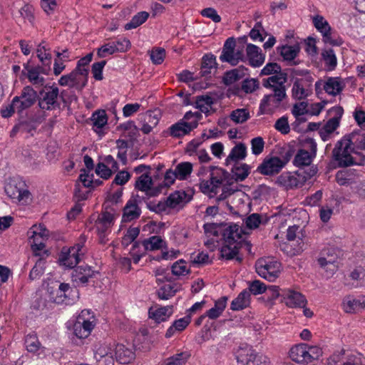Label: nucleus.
<instances>
[{
    "mask_svg": "<svg viewBox=\"0 0 365 365\" xmlns=\"http://www.w3.org/2000/svg\"><path fill=\"white\" fill-rule=\"evenodd\" d=\"M224 227L222 235L225 244L220 249V258L226 260L235 259L239 263H242L243 257L239 255V252L244 241H238L242 238L240 227L235 223H231L227 227Z\"/></svg>",
    "mask_w": 365,
    "mask_h": 365,
    "instance_id": "1",
    "label": "nucleus"
},
{
    "mask_svg": "<svg viewBox=\"0 0 365 365\" xmlns=\"http://www.w3.org/2000/svg\"><path fill=\"white\" fill-rule=\"evenodd\" d=\"M351 153H356L354 147L351 146V141L346 137L338 140L331 152L332 160L339 168H347L356 164Z\"/></svg>",
    "mask_w": 365,
    "mask_h": 365,
    "instance_id": "2",
    "label": "nucleus"
},
{
    "mask_svg": "<svg viewBox=\"0 0 365 365\" xmlns=\"http://www.w3.org/2000/svg\"><path fill=\"white\" fill-rule=\"evenodd\" d=\"M47 292L49 299L56 304H70L74 302L76 298H78V292L71 287L69 284L58 282L48 284Z\"/></svg>",
    "mask_w": 365,
    "mask_h": 365,
    "instance_id": "3",
    "label": "nucleus"
},
{
    "mask_svg": "<svg viewBox=\"0 0 365 365\" xmlns=\"http://www.w3.org/2000/svg\"><path fill=\"white\" fill-rule=\"evenodd\" d=\"M236 359L242 365H268V358L259 354L247 344L242 345L237 352Z\"/></svg>",
    "mask_w": 365,
    "mask_h": 365,
    "instance_id": "4",
    "label": "nucleus"
},
{
    "mask_svg": "<svg viewBox=\"0 0 365 365\" xmlns=\"http://www.w3.org/2000/svg\"><path fill=\"white\" fill-rule=\"evenodd\" d=\"M287 89H277L273 93L264 95L259 104V113L261 114H272L274 110L279 108L281 103L287 96Z\"/></svg>",
    "mask_w": 365,
    "mask_h": 365,
    "instance_id": "5",
    "label": "nucleus"
},
{
    "mask_svg": "<svg viewBox=\"0 0 365 365\" xmlns=\"http://www.w3.org/2000/svg\"><path fill=\"white\" fill-rule=\"evenodd\" d=\"M46 88H50L51 91H45L41 89L38 94V105L43 110H51L60 108V103L58 102L59 89L56 86H46Z\"/></svg>",
    "mask_w": 365,
    "mask_h": 365,
    "instance_id": "6",
    "label": "nucleus"
},
{
    "mask_svg": "<svg viewBox=\"0 0 365 365\" xmlns=\"http://www.w3.org/2000/svg\"><path fill=\"white\" fill-rule=\"evenodd\" d=\"M281 264L277 261L258 260L256 264V272L262 278L269 282H274L279 277Z\"/></svg>",
    "mask_w": 365,
    "mask_h": 365,
    "instance_id": "7",
    "label": "nucleus"
},
{
    "mask_svg": "<svg viewBox=\"0 0 365 365\" xmlns=\"http://www.w3.org/2000/svg\"><path fill=\"white\" fill-rule=\"evenodd\" d=\"M38 98L37 92L31 86H27L23 88L20 96L13 98V103H18L16 110L17 113L20 114L24 110L31 107L38 101Z\"/></svg>",
    "mask_w": 365,
    "mask_h": 365,
    "instance_id": "8",
    "label": "nucleus"
},
{
    "mask_svg": "<svg viewBox=\"0 0 365 365\" xmlns=\"http://www.w3.org/2000/svg\"><path fill=\"white\" fill-rule=\"evenodd\" d=\"M283 164L279 157H266L262 163L257 167L256 172L263 175L273 176L282 170Z\"/></svg>",
    "mask_w": 365,
    "mask_h": 365,
    "instance_id": "9",
    "label": "nucleus"
},
{
    "mask_svg": "<svg viewBox=\"0 0 365 365\" xmlns=\"http://www.w3.org/2000/svg\"><path fill=\"white\" fill-rule=\"evenodd\" d=\"M94 327V324L84 318V311L77 317L73 324L72 330L73 334L78 339L87 338Z\"/></svg>",
    "mask_w": 365,
    "mask_h": 365,
    "instance_id": "10",
    "label": "nucleus"
},
{
    "mask_svg": "<svg viewBox=\"0 0 365 365\" xmlns=\"http://www.w3.org/2000/svg\"><path fill=\"white\" fill-rule=\"evenodd\" d=\"M281 302L292 308L304 307L307 304L306 297L300 292L290 289L282 290Z\"/></svg>",
    "mask_w": 365,
    "mask_h": 365,
    "instance_id": "11",
    "label": "nucleus"
},
{
    "mask_svg": "<svg viewBox=\"0 0 365 365\" xmlns=\"http://www.w3.org/2000/svg\"><path fill=\"white\" fill-rule=\"evenodd\" d=\"M97 274H98V272L93 270L91 266L83 264L77 266L73 269L72 277L76 283L86 284Z\"/></svg>",
    "mask_w": 365,
    "mask_h": 365,
    "instance_id": "12",
    "label": "nucleus"
},
{
    "mask_svg": "<svg viewBox=\"0 0 365 365\" xmlns=\"http://www.w3.org/2000/svg\"><path fill=\"white\" fill-rule=\"evenodd\" d=\"M141 209L137 199H130L123 209L122 222H128L139 218Z\"/></svg>",
    "mask_w": 365,
    "mask_h": 365,
    "instance_id": "13",
    "label": "nucleus"
},
{
    "mask_svg": "<svg viewBox=\"0 0 365 365\" xmlns=\"http://www.w3.org/2000/svg\"><path fill=\"white\" fill-rule=\"evenodd\" d=\"M212 68H217L216 56L212 53L205 54L202 58L200 71L198 73L199 77H205L206 79L211 78V71Z\"/></svg>",
    "mask_w": 365,
    "mask_h": 365,
    "instance_id": "14",
    "label": "nucleus"
},
{
    "mask_svg": "<svg viewBox=\"0 0 365 365\" xmlns=\"http://www.w3.org/2000/svg\"><path fill=\"white\" fill-rule=\"evenodd\" d=\"M275 183L285 187L286 189H292L294 187H301L304 185L302 178L296 177L289 172L282 173L276 180Z\"/></svg>",
    "mask_w": 365,
    "mask_h": 365,
    "instance_id": "15",
    "label": "nucleus"
},
{
    "mask_svg": "<svg viewBox=\"0 0 365 365\" xmlns=\"http://www.w3.org/2000/svg\"><path fill=\"white\" fill-rule=\"evenodd\" d=\"M247 71L248 68L244 66L227 71L223 75L222 83L226 86H229L247 75Z\"/></svg>",
    "mask_w": 365,
    "mask_h": 365,
    "instance_id": "16",
    "label": "nucleus"
},
{
    "mask_svg": "<svg viewBox=\"0 0 365 365\" xmlns=\"http://www.w3.org/2000/svg\"><path fill=\"white\" fill-rule=\"evenodd\" d=\"M277 51L279 54L283 57L284 61H289V65L295 66L299 64L298 61H294L300 51V48L298 44L294 46L284 45L277 47Z\"/></svg>",
    "mask_w": 365,
    "mask_h": 365,
    "instance_id": "17",
    "label": "nucleus"
},
{
    "mask_svg": "<svg viewBox=\"0 0 365 365\" xmlns=\"http://www.w3.org/2000/svg\"><path fill=\"white\" fill-rule=\"evenodd\" d=\"M236 47V40L234 37L228 38L224 43L220 60L221 62H226L230 64L235 61L234 58L235 50Z\"/></svg>",
    "mask_w": 365,
    "mask_h": 365,
    "instance_id": "18",
    "label": "nucleus"
},
{
    "mask_svg": "<svg viewBox=\"0 0 365 365\" xmlns=\"http://www.w3.org/2000/svg\"><path fill=\"white\" fill-rule=\"evenodd\" d=\"M246 51L249 63L251 66L256 68L262 65L264 61V56L258 46L252 43H247Z\"/></svg>",
    "mask_w": 365,
    "mask_h": 365,
    "instance_id": "19",
    "label": "nucleus"
},
{
    "mask_svg": "<svg viewBox=\"0 0 365 365\" xmlns=\"http://www.w3.org/2000/svg\"><path fill=\"white\" fill-rule=\"evenodd\" d=\"M345 84L340 81L339 77H329L324 83L323 89L331 96H336L344 88Z\"/></svg>",
    "mask_w": 365,
    "mask_h": 365,
    "instance_id": "20",
    "label": "nucleus"
},
{
    "mask_svg": "<svg viewBox=\"0 0 365 365\" xmlns=\"http://www.w3.org/2000/svg\"><path fill=\"white\" fill-rule=\"evenodd\" d=\"M116 360L123 364H129L135 359V353L132 349L127 348L125 345L118 344L115 349Z\"/></svg>",
    "mask_w": 365,
    "mask_h": 365,
    "instance_id": "21",
    "label": "nucleus"
},
{
    "mask_svg": "<svg viewBox=\"0 0 365 365\" xmlns=\"http://www.w3.org/2000/svg\"><path fill=\"white\" fill-rule=\"evenodd\" d=\"M307 344H299L292 346L289 351V357L291 359L297 363H309L307 359Z\"/></svg>",
    "mask_w": 365,
    "mask_h": 365,
    "instance_id": "22",
    "label": "nucleus"
},
{
    "mask_svg": "<svg viewBox=\"0 0 365 365\" xmlns=\"http://www.w3.org/2000/svg\"><path fill=\"white\" fill-rule=\"evenodd\" d=\"M250 294L247 289L242 290L238 296L234 299L230 304V309L233 311L242 310L250 306Z\"/></svg>",
    "mask_w": 365,
    "mask_h": 365,
    "instance_id": "23",
    "label": "nucleus"
},
{
    "mask_svg": "<svg viewBox=\"0 0 365 365\" xmlns=\"http://www.w3.org/2000/svg\"><path fill=\"white\" fill-rule=\"evenodd\" d=\"M190 322V314H187L183 318L175 320L173 324L168 329L165 335V338L168 339L172 337L175 333V331H183L189 325Z\"/></svg>",
    "mask_w": 365,
    "mask_h": 365,
    "instance_id": "24",
    "label": "nucleus"
},
{
    "mask_svg": "<svg viewBox=\"0 0 365 365\" xmlns=\"http://www.w3.org/2000/svg\"><path fill=\"white\" fill-rule=\"evenodd\" d=\"M259 88V82L257 78H246L242 82L241 87L235 86L232 89V93L238 96L241 91L245 93H252Z\"/></svg>",
    "mask_w": 365,
    "mask_h": 365,
    "instance_id": "25",
    "label": "nucleus"
},
{
    "mask_svg": "<svg viewBox=\"0 0 365 365\" xmlns=\"http://www.w3.org/2000/svg\"><path fill=\"white\" fill-rule=\"evenodd\" d=\"M149 317L155 320L158 324L168 320V319L173 314V306L161 307L155 311L150 309Z\"/></svg>",
    "mask_w": 365,
    "mask_h": 365,
    "instance_id": "26",
    "label": "nucleus"
},
{
    "mask_svg": "<svg viewBox=\"0 0 365 365\" xmlns=\"http://www.w3.org/2000/svg\"><path fill=\"white\" fill-rule=\"evenodd\" d=\"M185 191L177 190L171 193L166 199L169 208L173 209L182 202H187L191 200Z\"/></svg>",
    "mask_w": 365,
    "mask_h": 365,
    "instance_id": "27",
    "label": "nucleus"
},
{
    "mask_svg": "<svg viewBox=\"0 0 365 365\" xmlns=\"http://www.w3.org/2000/svg\"><path fill=\"white\" fill-rule=\"evenodd\" d=\"M145 250H157L161 248L168 249L166 242L160 236H152L142 241Z\"/></svg>",
    "mask_w": 365,
    "mask_h": 365,
    "instance_id": "28",
    "label": "nucleus"
},
{
    "mask_svg": "<svg viewBox=\"0 0 365 365\" xmlns=\"http://www.w3.org/2000/svg\"><path fill=\"white\" fill-rule=\"evenodd\" d=\"M312 93V88L303 87L299 79H295L292 88V97L298 101L304 100Z\"/></svg>",
    "mask_w": 365,
    "mask_h": 365,
    "instance_id": "29",
    "label": "nucleus"
},
{
    "mask_svg": "<svg viewBox=\"0 0 365 365\" xmlns=\"http://www.w3.org/2000/svg\"><path fill=\"white\" fill-rule=\"evenodd\" d=\"M251 166L246 163H235L232 168L236 181H244L250 174Z\"/></svg>",
    "mask_w": 365,
    "mask_h": 365,
    "instance_id": "30",
    "label": "nucleus"
},
{
    "mask_svg": "<svg viewBox=\"0 0 365 365\" xmlns=\"http://www.w3.org/2000/svg\"><path fill=\"white\" fill-rule=\"evenodd\" d=\"M313 158L307 150L299 149L294 158L293 164L300 169L302 167L309 166Z\"/></svg>",
    "mask_w": 365,
    "mask_h": 365,
    "instance_id": "31",
    "label": "nucleus"
},
{
    "mask_svg": "<svg viewBox=\"0 0 365 365\" xmlns=\"http://www.w3.org/2000/svg\"><path fill=\"white\" fill-rule=\"evenodd\" d=\"M322 57L327 71H331L336 68L337 66V58L332 48L324 49L322 52Z\"/></svg>",
    "mask_w": 365,
    "mask_h": 365,
    "instance_id": "32",
    "label": "nucleus"
},
{
    "mask_svg": "<svg viewBox=\"0 0 365 365\" xmlns=\"http://www.w3.org/2000/svg\"><path fill=\"white\" fill-rule=\"evenodd\" d=\"M190 356V351H182L167 358L163 365H184Z\"/></svg>",
    "mask_w": 365,
    "mask_h": 365,
    "instance_id": "33",
    "label": "nucleus"
},
{
    "mask_svg": "<svg viewBox=\"0 0 365 365\" xmlns=\"http://www.w3.org/2000/svg\"><path fill=\"white\" fill-rule=\"evenodd\" d=\"M91 120L93 122L94 130L98 133L97 129H102L107 124V114L104 110L95 111L91 118Z\"/></svg>",
    "mask_w": 365,
    "mask_h": 365,
    "instance_id": "34",
    "label": "nucleus"
},
{
    "mask_svg": "<svg viewBox=\"0 0 365 365\" xmlns=\"http://www.w3.org/2000/svg\"><path fill=\"white\" fill-rule=\"evenodd\" d=\"M348 140L351 141V146L354 147V150H365V133L352 132L349 135H345Z\"/></svg>",
    "mask_w": 365,
    "mask_h": 365,
    "instance_id": "35",
    "label": "nucleus"
},
{
    "mask_svg": "<svg viewBox=\"0 0 365 365\" xmlns=\"http://www.w3.org/2000/svg\"><path fill=\"white\" fill-rule=\"evenodd\" d=\"M247 156V147L242 143H239L234 146L230 154L229 159L235 163H239L240 160H244Z\"/></svg>",
    "mask_w": 365,
    "mask_h": 365,
    "instance_id": "36",
    "label": "nucleus"
},
{
    "mask_svg": "<svg viewBox=\"0 0 365 365\" xmlns=\"http://www.w3.org/2000/svg\"><path fill=\"white\" fill-rule=\"evenodd\" d=\"M24 345L26 350L30 353H36L41 348L40 343L37 334L34 332L28 334L24 339Z\"/></svg>",
    "mask_w": 365,
    "mask_h": 365,
    "instance_id": "37",
    "label": "nucleus"
},
{
    "mask_svg": "<svg viewBox=\"0 0 365 365\" xmlns=\"http://www.w3.org/2000/svg\"><path fill=\"white\" fill-rule=\"evenodd\" d=\"M81 172V173L78 178L85 187L93 188L103 184V181L99 179L93 180V174L90 175L85 168H82Z\"/></svg>",
    "mask_w": 365,
    "mask_h": 365,
    "instance_id": "38",
    "label": "nucleus"
},
{
    "mask_svg": "<svg viewBox=\"0 0 365 365\" xmlns=\"http://www.w3.org/2000/svg\"><path fill=\"white\" fill-rule=\"evenodd\" d=\"M193 165L190 162H182L175 167L177 173V179L180 180H185L192 172Z\"/></svg>",
    "mask_w": 365,
    "mask_h": 365,
    "instance_id": "39",
    "label": "nucleus"
},
{
    "mask_svg": "<svg viewBox=\"0 0 365 365\" xmlns=\"http://www.w3.org/2000/svg\"><path fill=\"white\" fill-rule=\"evenodd\" d=\"M153 185V181L150 173H144L139 176L135 183V189L145 192H149L150 187Z\"/></svg>",
    "mask_w": 365,
    "mask_h": 365,
    "instance_id": "40",
    "label": "nucleus"
},
{
    "mask_svg": "<svg viewBox=\"0 0 365 365\" xmlns=\"http://www.w3.org/2000/svg\"><path fill=\"white\" fill-rule=\"evenodd\" d=\"M149 17V13L147 11H140L135 14L130 22L127 23L124 28L125 30L135 29L143 24Z\"/></svg>",
    "mask_w": 365,
    "mask_h": 365,
    "instance_id": "41",
    "label": "nucleus"
},
{
    "mask_svg": "<svg viewBox=\"0 0 365 365\" xmlns=\"http://www.w3.org/2000/svg\"><path fill=\"white\" fill-rule=\"evenodd\" d=\"M24 69L27 71V77L34 85L43 86L45 81L43 77L39 76L37 68H33L29 65V62L24 65Z\"/></svg>",
    "mask_w": 365,
    "mask_h": 365,
    "instance_id": "42",
    "label": "nucleus"
},
{
    "mask_svg": "<svg viewBox=\"0 0 365 365\" xmlns=\"http://www.w3.org/2000/svg\"><path fill=\"white\" fill-rule=\"evenodd\" d=\"M262 83L264 88L271 89L272 91L277 89H286V86H282L277 73L272 74L268 78H263Z\"/></svg>",
    "mask_w": 365,
    "mask_h": 365,
    "instance_id": "43",
    "label": "nucleus"
},
{
    "mask_svg": "<svg viewBox=\"0 0 365 365\" xmlns=\"http://www.w3.org/2000/svg\"><path fill=\"white\" fill-rule=\"evenodd\" d=\"M187 124L183 120L172 125L170 128V135L174 138H181L188 134L187 128H186Z\"/></svg>",
    "mask_w": 365,
    "mask_h": 365,
    "instance_id": "44",
    "label": "nucleus"
},
{
    "mask_svg": "<svg viewBox=\"0 0 365 365\" xmlns=\"http://www.w3.org/2000/svg\"><path fill=\"white\" fill-rule=\"evenodd\" d=\"M230 119L235 123H243L250 118L249 111L245 108H237L232 111Z\"/></svg>",
    "mask_w": 365,
    "mask_h": 365,
    "instance_id": "45",
    "label": "nucleus"
},
{
    "mask_svg": "<svg viewBox=\"0 0 365 365\" xmlns=\"http://www.w3.org/2000/svg\"><path fill=\"white\" fill-rule=\"evenodd\" d=\"M178 292L177 289H175L174 285L167 284L160 287L157 291V295L159 299L167 300L170 297H173Z\"/></svg>",
    "mask_w": 365,
    "mask_h": 365,
    "instance_id": "46",
    "label": "nucleus"
},
{
    "mask_svg": "<svg viewBox=\"0 0 365 365\" xmlns=\"http://www.w3.org/2000/svg\"><path fill=\"white\" fill-rule=\"evenodd\" d=\"M312 21L314 27L322 35L324 34V32L331 31V27L322 16L317 15L314 16Z\"/></svg>",
    "mask_w": 365,
    "mask_h": 365,
    "instance_id": "47",
    "label": "nucleus"
},
{
    "mask_svg": "<svg viewBox=\"0 0 365 365\" xmlns=\"http://www.w3.org/2000/svg\"><path fill=\"white\" fill-rule=\"evenodd\" d=\"M268 221L266 218L264 222L262 221V216L258 213H252L249 215L245 220L246 227L250 230L257 228L260 224H265Z\"/></svg>",
    "mask_w": 365,
    "mask_h": 365,
    "instance_id": "48",
    "label": "nucleus"
},
{
    "mask_svg": "<svg viewBox=\"0 0 365 365\" xmlns=\"http://www.w3.org/2000/svg\"><path fill=\"white\" fill-rule=\"evenodd\" d=\"M322 40L325 43H329L333 46H340L344 43V40L335 32H324L322 35Z\"/></svg>",
    "mask_w": 365,
    "mask_h": 365,
    "instance_id": "49",
    "label": "nucleus"
},
{
    "mask_svg": "<svg viewBox=\"0 0 365 365\" xmlns=\"http://www.w3.org/2000/svg\"><path fill=\"white\" fill-rule=\"evenodd\" d=\"M228 175L229 173L226 170L217 169V171L210 173L211 184L218 188L222 184L225 177L227 178Z\"/></svg>",
    "mask_w": 365,
    "mask_h": 365,
    "instance_id": "50",
    "label": "nucleus"
},
{
    "mask_svg": "<svg viewBox=\"0 0 365 365\" xmlns=\"http://www.w3.org/2000/svg\"><path fill=\"white\" fill-rule=\"evenodd\" d=\"M365 359L361 354H346L344 351V365H363Z\"/></svg>",
    "mask_w": 365,
    "mask_h": 365,
    "instance_id": "51",
    "label": "nucleus"
},
{
    "mask_svg": "<svg viewBox=\"0 0 365 365\" xmlns=\"http://www.w3.org/2000/svg\"><path fill=\"white\" fill-rule=\"evenodd\" d=\"M248 284L249 287L247 291L250 292V294H252L254 295L264 293L267 289V286H266L263 282L257 279L249 282Z\"/></svg>",
    "mask_w": 365,
    "mask_h": 365,
    "instance_id": "52",
    "label": "nucleus"
},
{
    "mask_svg": "<svg viewBox=\"0 0 365 365\" xmlns=\"http://www.w3.org/2000/svg\"><path fill=\"white\" fill-rule=\"evenodd\" d=\"M150 59L155 65L161 64L165 57V50L163 48L156 47L153 48L150 51Z\"/></svg>",
    "mask_w": 365,
    "mask_h": 365,
    "instance_id": "53",
    "label": "nucleus"
},
{
    "mask_svg": "<svg viewBox=\"0 0 365 365\" xmlns=\"http://www.w3.org/2000/svg\"><path fill=\"white\" fill-rule=\"evenodd\" d=\"M41 122L42 120L41 118H36L35 119L32 118L31 120H20L19 123L22 131L32 134V132L36 128L35 123Z\"/></svg>",
    "mask_w": 365,
    "mask_h": 365,
    "instance_id": "54",
    "label": "nucleus"
},
{
    "mask_svg": "<svg viewBox=\"0 0 365 365\" xmlns=\"http://www.w3.org/2000/svg\"><path fill=\"white\" fill-rule=\"evenodd\" d=\"M317 173V168L315 166H311L307 170L304 168H300L299 170L295 172V174L302 178L303 183L304 184L308 180L314 176Z\"/></svg>",
    "mask_w": 365,
    "mask_h": 365,
    "instance_id": "55",
    "label": "nucleus"
},
{
    "mask_svg": "<svg viewBox=\"0 0 365 365\" xmlns=\"http://www.w3.org/2000/svg\"><path fill=\"white\" fill-rule=\"evenodd\" d=\"M45 262L42 259H38L34 267L31 269L29 278L33 281L39 278L43 274V265Z\"/></svg>",
    "mask_w": 365,
    "mask_h": 365,
    "instance_id": "56",
    "label": "nucleus"
},
{
    "mask_svg": "<svg viewBox=\"0 0 365 365\" xmlns=\"http://www.w3.org/2000/svg\"><path fill=\"white\" fill-rule=\"evenodd\" d=\"M267 289L264 292L267 297V301L273 302L276 299H282V290L278 286L269 285L267 286Z\"/></svg>",
    "mask_w": 365,
    "mask_h": 365,
    "instance_id": "57",
    "label": "nucleus"
},
{
    "mask_svg": "<svg viewBox=\"0 0 365 365\" xmlns=\"http://www.w3.org/2000/svg\"><path fill=\"white\" fill-rule=\"evenodd\" d=\"M185 262L183 259H180L175 262L171 267L172 273L176 276L185 275L190 273V269H187L184 265Z\"/></svg>",
    "mask_w": 365,
    "mask_h": 365,
    "instance_id": "58",
    "label": "nucleus"
},
{
    "mask_svg": "<svg viewBox=\"0 0 365 365\" xmlns=\"http://www.w3.org/2000/svg\"><path fill=\"white\" fill-rule=\"evenodd\" d=\"M274 126L277 130L284 135L289 133L290 131L288 118L287 116H282L277 120Z\"/></svg>",
    "mask_w": 365,
    "mask_h": 365,
    "instance_id": "59",
    "label": "nucleus"
},
{
    "mask_svg": "<svg viewBox=\"0 0 365 365\" xmlns=\"http://www.w3.org/2000/svg\"><path fill=\"white\" fill-rule=\"evenodd\" d=\"M308 105L309 103L307 101H301L298 103L294 104L292 109V113L294 117L308 114L309 113V110L307 109Z\"/></svg>",
    "mask_w": 365,
    "mask_h": 365,
    "instance_id": "60",
    "label": "nucleus"
},
{
    "mask_svg": "<svg viewBox=\"0 0 365 365\" xmlns=\"http://www.w3.org/2000/svg\"><path fill=\"white\" fill-rule=\"evenodd\" d=\"M96 173L103 180H108L112 176L113 171L104 163H98L96 168Z\"/></svg>",
    "mask_w": 365,
    "mask_h": 365,
    "instance_id": "61",
    "label": "nucleus"
},
{
    "mask_svg": "<svg viewBox=\"0 0 365 365\" xmlns=\"http://www.w3.org/2000/svg\"><path fill=\"white\" fill-rule=\"evenodd\" d=\"M106 64V61L96 62L92 65L91 72L93 78L97 81H101L103 78V70Z\"/></svg>",
    "mask_w": 365,
    "mask_h": 365,
    "instance_id": "62",
    "label": "nucleus"
},
{
    "mask_svg": "<svg viewBox=\"0 0 365 365\" xmlns=\"http://www.w3.org/2000/svg\"><path fill=\"white\" fill-rule=\"evenodd\" d=\"M252 152L254 155H258L263 152L264 141L262 137H256L251 140Z\"/></svg>",
    "mask_w": 365,
    "mask_h": 365,
    "instance_id": "63",
    "label": "nucleus"
},
{
    "mask_svg": "<svg viewBox=\"0 0 365 365\" xmlns=\"http://www.w3.org/2000/svg\"><path fill=\"white\" fill-rule=\"evenodd\" d=\"M114 48L113 43H106L97 49V56L102 58L106 57L107 55H112L116 53Z\"/></svg>",
    "mask_w": 365,
    "mask_h": 365,
    "instance_id": "64",
    "label": "nucleus"
}]
</instances>
